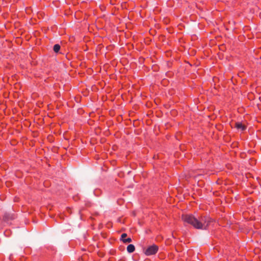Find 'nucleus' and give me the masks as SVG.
I'll list each match as a JSON object with an SVG mask.
<instances>
[{"label":"nucleus","instance_id":"obj_1","mask_svg":"<svg viewBox=\"0 0 261 261\" xmlns=\"http://www.w3.org/2000/svg\"><path fill=\"white\" fill-rule=\"evenodd\" d=\"M181 219L185 222L192 225L195 228L206 229L211 222V219L206 216L196 218L192 215H182Z\"/></svg>","mask_w":261,"mask_h":261},{"label":"nucleus","instance_id":"obj_2","mask_svg":"<svg viewBox=\"0 0 261 261\" xmlns=\"http://www.w3.org/2000/svg\"><path fill=\"white\" fill-rule=\"evenodd\" d=\"M159 248L155 245L149 246L145 251L144 253L146 255H151L155 254L158 251Z\"/></svg>","mask_w":261,"mask_h":261},{"label":"nucleus","instance_id":"obj_3","mask_svg":"<svg viewBox=\"0 0 261 261\" xmlns=\"http://www.w3.org/2000/svg\"><path fill=\"white\" fill-rule=\"evenodd\" d=\"M235 126L238 129H241L242 130H243L246 129V126L240 122L236 123Z\"/></svg>","mask_w":261,"mask_h":261},{"label":"nucleus","instance_id":"obj_4","mask_svg":"<svg viewBox=\"0 0 261 261\" xmlns=\"http://www.w3.org/2000/svg\"><path fill=\"white\" fill-rule=\"evenodd\" d=\"M135 250V246L133 244H129L127 247V251L129 253L133 252Z\"/></svg>","mask_w":261,"mask_h":261},{"label":"nucleus","instance_id":"obj_5","mask_svg":"<svg viewBox=\"0 0 261 261\" xmlns=\"http://www.w3.org/2000/svg\"><path fill=\"white\" fill-rule=\"evenodd\" d=\"M54 50L55 53H58L60 49V45L57 44H55L54 46Z\"/></svg>","mask_w":261,"mask_h":261},{"label":"nucleus","instance_id":"obj_6","mask_svg":"<svg viewBox=\"0 0 261 261\" xmlns=\"http://www.w3.org/2000/svg\"><path fill=\"white\" fill-rule=\"evenodd\" d=\"M132 242V239L130 238H128L127 239H123V242L124 243H128Z\"/></svg>","mask_w":261,"mask_h":261},{"label":"nucleus","instance_id":"obj_7","mask_svg":"<svg viewBox=\"0 0 261 261\" xmlns=\"http://www.w3.org/2000/svg\"><path fill=\"white\" fill-rule=\"evenodd\" d=\"M127 237L126 233H122L121 236V240L123 241V239H125V238Z\"/></svg>","mask_w":261,"mask_h":261},{"label":"nucleus","instance_id":"obj_8","mask_svg":"<svg viewBox=\"0 0 261 261\" xmlns=\"http://www.w3.org/2000/svg\"><path fill=\"white\" fill-rule=\"evenodd\" d=\"M5 219H8V218H7V215H5Z\"/></svg>","mask_w":261,"mask_h":261}]
</instances>
